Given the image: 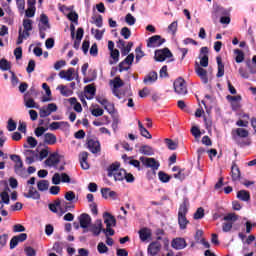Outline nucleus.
Here are the masks:
<instances>
[{"mask_svg": "<svg viewBox=\"0 0 256 256\" xmlns=\"http://www.w3.org/2000/svg\"><path fill=\"white\" fill-rule=\"evenodd\" d=\"M38 191H47L49 189V180H40L37 182Z\"/></svg>", "mask_w": 256, "mask_h": 256, "instance_id": "31", "label": "nucleus"}, {"mask_svg": "<svg viewBox=\"0 0 256 256\" xmlns=\"http://www.w3.org/2000/svg\"><path fill=\"white\" fill-rule=\"evenodd\" d=\"M164 143L167 145L170 151H175L178 147V144L170 138H166Z\"/></svg>", "mask_w": 256, "mask_h": 256, "instance_id": "35", "label": "nucleus"}, {"mask_svg": "<svg viewBox=\"0 0 256 256\" xmlns=\"http://www.w3.org/2000/svg\"><path fill=\"white\" fill-rule=\"evenodd\" d=\"M71 209H75V205H70L68 202H62V206L60 207L61 215L67 213V211H71Z\"/></svg>", "mask_w": 256, "mask_h": 256, "instance_id": "32", "label": "nucleus"}, {"mask_svg": "<svg viewBox=\"0 0 256 256\" xmlns=\"http://www.w3.org/2000/svg\"><path fill=\"white\" fill-rule=\"evenodd\" d=\"M0 69L1 71H9L11 69V63L7 59H0Z\"/></svg>", "mask_w": 256, "mask_h": 256, "instance_id": "38", "label": "nucleus"}, {"mask_svg": "<svg viewBox=\"0 0 256 256\" xmlns=\"http://www.w3.org/2000/svg\"><path fill=\"white\" fill-rule=\"evenodd\" d=\"M44 143L46 145H55L57 143V136L53 133H46L44 135Z\"/></svg>", "mask_w": 256, "mask_h": 256, "instance_id": "26", "label": "nucleus"}, {"mask_svg": "<svg viewBox=\"0 0 256 256\" xmlns=\"http://www.w3.org/2000/svg\"><path fill=\"white\" fill-rule=\"evenodd\" d=\"M131 49H133V42H128L127 46L122 47L121 49V55L123 57H126V55H129L131 52Z\"/></svg>", "mask_w": 256, "mask_h": 256, "instance_id": "42", "label": "nucleus"}, {"mask_svg": "<svg viewBox=\"0 0 256 256\" xmlns=\"http://www.w3.org/2000/svg\"><path fill=\"white\" fill-rule=\"evenodd\" d=\"M225 15H229V11H227V9L219 5L214 6V10L212 12L213 19H217L218 17H223Z\"/></svg>", "mask_w": 256, "mask_h": 256, "instance_id": "15", "label": "nucleus"}, {"mask_svg": "<svg viewBox=\"0 0 256 256\" xmlns=\"http://www.w3.org/2000/svg\"><path fill=\"white\" fill-rule=\"evenodd\" d=\"M96 91H97V89L95 88V86L87 85L85 87V92L88 93V95H90V97L86 96V98L87 99H93V97H95Z\"/></svg>", "mask_w": 256, "mask_h": 256, "instance_id": "33", "label": "nucleus"}, {"mask_svg": "<svg viewBox=\"0 0 256 256\" xmlns=\"http://www.w3.org/2000/svg\"><path fill=\"white\" fill-rule=\"evenodd\" d=\"M90 231L95 237H99V235H101V231H103V223L101 220H97V225L92 226Z\"/></svg>", "mask_w": 256, "mask_h": 256, "instance_id": "25", "label": "nucleus"}, {"mask_svg": "<svg viewBox=\"0 0 256 256\" xmlns=\"http://www.w3.org/2000/svg\"><path fill=\"white\" fill-rule=\"evenodd\" d=\"M40 22H41V27H46V29H51V24H49V17L45 14H41L40 16Z\"/></svg>", "mask_w": 256, "mask_h": 256, "instance_id": "40", "label": "nucleus"}, {"mask_svg": "<svg viewBox=\"0 0 256 256\" xmlns=\"http://www.w3.org/2000/svg\"><path fill=\"white\" fill-rule=\"evenodd\" d=\"M161 251V243L158 241H153L148 245L147 253L150 256H157Z\"/></svg>", "mask_w": 256, "mask_h": 256, "instance_id": "10", "label": "nucleus"}, {"mask_svg": "<svg viewBox=\"0 0 256 256\" xmlns=\"http://www.w3.org/2000/svg\"><path fill=\"white\" fill-rule=\"evenodd\" d=\"M227 101H229V103H239L241 101V95H237V96H232V95H228L226 96Z\"/></svg>", "mask_w": 256, "mask_h": 256, "instance_id": "54", "label": "nucleus"}, {"mask_svg": "<svg viewBox=\"0 0 256 256\" xmlns=\"http://www.w3.org/2000/svg\"><path fill=\"white\" fill-rule=\"evenodd\" d=\"M23 27L26 31H33V20L31 19H24L23 20Z\"/></svg>", "mask_w": 256, "mask_h": 256, "instance_id": "44", "label": "nucleus"}, {"mask_svg": "<svg viewBox=\"0 0 256 256\" xmlns=\"http://www.w3.org/2000/svg\"><path fill=\"white\" fill-rule=\"evenodd\" d=\"M23 197L26 199H34V201H39V199H41V194L39 191H37V189H35V187L30 186L28 193H24Z\"/></svg>", "mask_w": 256, "mask_h": 256, "instance_id": "11", "label": "nucleus"}, {"mask_svg": "<svg viewBox=\"0 0 256 256\" xmlns=\"http://www.w3.org/2000/svg\"><path fill=\"white\" fill-rule=\"evenodd\" d=\"M231 179L232 181H239L241 179V170L239 169V166L237 165V162L233 161L231 166Z\"/></svg>", "mask_w": 256, "mask_h": 256, "instance_id": "12", "label": "nucleus"}, {"mask_svg": "<svg viewBox=\"0 0 256 256\" xmlns=\"http://www.w3.org/2000/svg\"><path fill=\"white\" fill-rule=\"evenodd\" d=\"M177 21L172 22L169 26H168V31L172 32V35H175V33H177Z\"/></svg>", "mask_w": 256, "mask_h": 256, "instance_id": "64", "label": "nucleus"}, {"mask_svg": "<svg viewBox=\"0 0 256 256\" xmlns=\"http://www.w3.org/2000/svg\"><path fill=\"white\" fill-rule=\"evenodd\" d=\"M59 156L58 154H51L46 160H45V164L48 167H55V165H58L59 163Z\"/></svg>", "mask_w": 256, "mask_h": 256, "instance_id": "22", "label": "nucleus"}, {"mask_svg": "<svg viewBox=\"0 0 256 256\" xmlns=\"http://www.w3.org/2000/svg\"><path fill=\"white\" fill-rule=\"evenodd\" d=\"M97 249H98V253H100V255H103L104 253H107V251H109V248L103 242H100L98 244Z\"/></svg>", "mask_w": 256, "mask_h": 256, "instance_id": "50", "label": "nucleus"}, {"mask_svg": "<svg viewBox=\"0 0 256 256\" xmlns=\"http://www.w3.org/2000/svg\"><path fill=\"white\" fill-rule=\"evenodd\" d=\"M139 153L141 155H147L148 157H151V155H155V151L153 150V147L149 145H143L139 149Z\"/></svg>", "mask_w": 256, "mask_h": 256, "instance_id": "27", "label": "nucleus"}, {"mask_svg": "<svg viewBox=\"0 0 256 256\" xmlns=\"http://www.w3.org/2000/svg\"><path fill=\"white\" fill-rule=\"evenodd\" d=\"M67 18L69 19V21H72V23H78L79 21V15L77 14V12H70L67 15Z\"/></svg>", "mask_w": 256, "mask_h": 256, "instance_id": "52", "label": "nucleus"}, {"mask_svg": "<svg viewBox=\"0 0 256 256\" xmlns=\"http://www.w3.org/2000/svg\"><path fill=\"white\" fill-rule=\"evenodd\" d=\"M120 167H121L120 163L118 162L112 163L107 169L108 177H114L115 181H125V175L127 170Z\"/></svg>", "mask_w": 256, "mask_h": 256, "instance_id": "1", "label": "nucleus"}, {"mask_svg": "<svg viewBox=\"0 0 256 256\" xmlns=\"http://www.w3.org/2000/svg\"><path fill=\"white\" fill-rule=\"evenodd\" d=\"M185 169L179 170L178 173L174 174V179H179L180 181H183L185 177H187V174L184 173Z\"/></svg>", "mask_w": 256, "mask_h": 256, "instance_id": "59", "label": "nucleus"}, {"mask_svg": "<svg viewBox=\"0 0 256 256\" xmlns=\"http://www.w3.org/2000/svg\"><path fill=\"white\" fill-rule=\"evenodd\" d=\"M123 85H125V83H123V80H121V77L117 76L114 78V80H113L114 89H119V88L123 87Z\"/></svg>", "mask_w": 256, "mask_h": 256, "instance_id": "45", "label": "nucleus"}, {"mask_svg": "<svg viewBox=\"0 0 256 256\" xmlns=\"http://www.w3.org/2000/svg\"><path fill=\"white\" fill-rule=\"evenodd\" d=\"M173 85L177 95H187V83L185 82V79L179 77L174 81Z\"/></svg>", "mask_w": 256, "mask_h": 256, "instance_id": "3", "label": "nucleus"}, {"mask_svg": "<svg viewBox=\"0 0 256 256\" xmlns=\"http://www.w3.org/2000/svg\"><path fill=\"white\" fill-rule=\"evenodd\" d=\"M196 65H199L196 63ZM196 74L198 75V77H200L202 83H204L205 85H207V83H209V77L207 76V70H205V68L201 67V66H197L195 68Z\"/></svg>", "mask_w": 256, "mask_h": 256, "instance_id": "13", "label": "nucleus"}, {"mask_svg": "<svg viewBox=\"0 0 256 256\" xmlns=\"http://www.w3.org/2000/svg\"><path fill=\"white\" fill-rule=\"evenodd\" d=\"M78 219L82 229H88V227L91 225V216H89V214L83 213Z\"/></svg>", "mask_w": 256, "mask_h": 256, "instance_id": "14", "label": "nucleus"}, {"mask_svg": "<svg viewBox=\"0 0 256 256\" xmlns=\"http://www.w3.org/2000/svg\"><path fill=\"white\" fill-rule=\"evenodd\" d=\"M158 177L162 183H169L171 181V176L163 171L158 172Z\"/></svg>", "mask_w": 256, "mask_h": 256, "instance_id": "41", "label": "nucleus"}, {"mask_svg": "<svg viewBox=\"0 0 256 256\" xmlns=\"http://www.w3.org/2000/svg\"><path fill=\"white\" fill-rule=\"evenodd\" d=\"M239 219V216L235 213H228L224 216L223 221H227L228 223H235Z\"/></svg>", "mask_w": 256, "mask_h": 256, "instance_id": "34", "label": "nucleus"}, {"mask_svg": "<svg viewBox=\"0 0 256 256\" xmlns=\"http://www.w3.org/2000/svg\"><path fill=\"white\" fill-rule=\"evenodd\" d=\"M49 115H51V112L49 111V109L47 107H42L39 110V116L42 119H45V117H49Z\"/></svg>", "mask_w": 256, "mask_h": 256, "instance_id": "49", "label": "nucleus"}, {"mask_svg": "<svg viewBox=\"0 0 256 256\" xmlns=\"http://www.w3.org/2000/svg\"><path fill=\"white\" fill-rule=\"evenodd\" d=\"M232 139L237 140L239 137L240 139H247L249 137V130L245 128H236L231 131Z\"/></svg>", "mask_w": 256, "mask_h": 256, "instance_id": "8", "label": "nucleus"}, {"mask_svg": "<svg viewBox=\"0 0 256 256\" xmlns=\"http://www.w3.org/2000/svg\"><path fill=\"white\" fill-rule=\"evenodd\" d=\"M0 197L2 199V203H5V205H9L11 200L9 199V193H7V191L1 192Z\"/></svg>", "mask_w": 256, "mask_h": 256, "instance_id": "58", "label": "nucleus"}, {"mask_svg": "<svg viewBox=\"0 0 256 256\" xmlns=\"http://www.w3.org/2000/svg\"><path fill=\"white\" fill-rule=\"evenodd\" d=\"M91 33H92V35H94V37H95V39H97V41H101V39H103L105 30H99V29L92 28Z\"/></svg>", "mask_w": 256, "mask_h": 256, "instance_id": "36", "label": "nucleus"}, {"mask_svg": "<svg viewBox=\"0 0 256 256\" xmlns=\"http://www.w3.org/2000/svg\"><path fill=\"white\" fill-rule=\"evenodd\" d=\"M24 252L27 256H37V251L31 246L25 247Z\"/></svg>", "mask_w": 256, "mask_h": 256, "instance_id": "56", "label": "nucleus"}, {"mask_svg": "<svg viewBox=\"0 0 256 256\" xmlns=\"http://www.w3.org/2000/svg\"><path fill=\"white\" fill-rule=\"evenodd\" d=\"M191 133L196 139H199V137H201V130L197 126H193L191 128Z\"/></svg>", "mask_w": 256, "mask_h": 256, "instance_id": "61", "label": "nucleus"}, {"mask_svg": "<svg viewBox=\"0 0 256 256\" xmlns=\"http://www.w3.org/2000/svg\"><path fill=\"white\" fill-rule=\"evenodd\" d=\"M136 52V62L139 63V61H141V59H143V57H145V52H143V50H141V46H138L135 49Z\"/></svg>", "mask_w": 256, "mask_h": 256, "instance_id": "46", "label": "nucleus"}, {"mask_svg": "<svg viewBox=\"0 0 256 256\" xmlns=\"http://www.w3.org/2000/svg\"><path fill=\"white\" fill-rule=\"evenodd\" d=\"M73 73H75V68H69L67 71L61 70L59 72V77L61 79H66V81H73Z\"/></svg>", "mask_w": 256, "mask_h": 256, "instance_id": "20", "label": "nucleus"}, {"mask_svg": "<svg viewBox=\"0 0 256 256\" xmlns=\"http://www.w3.org/2000/svg\"><path fill=\"white\" fill-rule=\"evenodd\" d=\"M138 235H139L140 241L145 243V241H147L148 239H151V235H152L151 229H149V228H141L138 231Z\"/></svg>", "mask_w": 256, "mask_h": 256, "instance_id": "19", "label": "nucleus"}, {"mask_svg": "<svg viewBox=\"0 0 256 256\" xmlns=\"http://www.w3.org/2000/svg\"><path fill=\"white\" fill-rule=\"evenodd\" d=\"M203 217H205V209H203V207H200L194 213V219H203Z\"/></svg>", "mask_w": 256, "mask_h": 256, "instance_id": "48", "label": "nucleus"}, {"mask_svg": "<svg viewBox=\"0 0 256 256\" xmlns=\"http://www.w3.org/2000/svg\"><path fill=\"white\" fill-rule=\"evenodd\" d=\"M93 117H102L103 113H105V111L102 108H94L91 111Z\"/></svg>", "mask_w": 256, "mask_h": 256, "instance_id": "62", "label": "nucleus"}, {"mask_svg": "<svg viewBox=\"0 0 256 256\" xmlns=\"http://www.w3.org/2000/svg\"><path fill=\"white\" fill-rule=\"evenodd\" d=\"M62 125H69L68 122H52L49 126V129L51 131H57V129H60Z\"/></svg>", "mask_w": 256, "mask_h": 256, "instance_id": "43", "label": "nucleus"}, {"mask_svg": "<svg viewBox=\"0 0 256 256\" xmlns=\"http://www.w3.org/2000/svg\"><path fill=\"white\" fill-rule=\"evenodd\" d=\"M25 15L26 17H35V6H28Z\"/></svg>", "mask_w": 256, "mask_h": 256, "instance_id": "63", "label": "nucleus"}, {"mask_svg": "<svg viewBox=\"0 0 256 256\" xmlns=\"http://www.w3.org/2000/svg\"><path fill=\"white\" fill-rule=\"evenodd\" d=\"M231 229H233V222H224L222 224V231L224 233H229V231H231Z\"/></svg>", "mask_w": 256, "mask_h": 256, "instance_id": "55", "label": "nucleus"}, {"mask_svg": "<svg viewBox=\"0 0 256 256\" xmlns=\"http://www.w3.org/2000/svg\"><path fill=\"white\" fill-rule=\"evenodd\" d=\"M140 161L143 165H145V167L151 169L152 171H157L161 165L155 158H147L145 156H141Z\"/></svg>", "mask_w": 256, "mask_h": 256, "instance_id": "4", "label": "nucleus"}, {"mask_svg": "<svg viewBox=\"0 0 256 256\" xmlns=\"http://www.w3.org/2000/svg\"><path fill=\"white\" fill-rule=\"evenodd\" d=\"M52 249L53 251L61 255V253H63V243L55 242Z\"/></svg>", "mask_w": 256, "mask_h": 256, "instance_id": "51", "label": "nucleus"}, {"mask_svg": "<svg viewBox=\"0 0 256 256\" xmlns=\"http://www.w3.org/2000/svg\"><path fill=\"white\" fill-rule=\"evenodd\" d=\"M86 145L89 151L92 152L94 155L97 153H101V143L99 142V140L88 139Z\"/></svg>", "mask_w": 256, "mask_h": 256, "instance_id": "7", "label": "nucleus"}, {"mask_svg": "<svg viewBox=\"0 0 256 256\" xmlns=\"http://www.w3.org/2000/svg\"><path fill=\"white\" fill-rule=\"evenodd\" d=\"M165 41H166L165 38H162L161 35H154L148 38L147 47L149 48L161 47V45H163Z\"/></svg>", "mask_w": 256, "mask_h": 256, "instance_id": "6", "label": "nucleus"}, {"mask_svg": "<svg viewBox=\"0 0 256 256\" xmlns=\"http://www.w3.org/2000/svg\"><path fill=\"white\" fill-rule=\"evenodd\" d=\"M246 67H248L249 72L251 73V75L256 74V64H253L251 62V60L246 61Z\"/></svg>", "mask_w": 256, "mask_h": 256, "instance_id": "53", "label": "nucleus"}, {"mask_svg": "<svg viewBox=\"0 0 256 256\" xmlns=\"http://www.w3.org/2000/svg\"><path fill=\"white\" fill-rule=\"evenodd\" d=\"M234 53L236 54V63H243L245 60V53H243V50L236 49Z\"/></svg>", "mask_w": 256, "mask_h": 256, "instance_id": "39", "label": "nucleus"}, {"mask_svg": "<svg viewBox=\"0 0 256 256\" xmlns=\"http://www.w3.org/2000/svg\"><path fill=\"white\" fill-rule=\"evenodd\" d=\"M6 13L8 14V17H5L6 19V22L9 24V25H13V17H15V14L13 13V10L11 9V7H7L5 9Z\"/></svg>", "mask_w": 256, "mask_h": 256, "instance_id": "37", "label": "nucleus"}, {"mask_svg": "<svg viewBox=\"0 0 256 256\" xmlns=\"http://www.w3.org/2000/svg\"><path fill=\"white\" fill-rule=\"evenodd\" d=\"M104 217H106L104 219V223H105L106 227H108V225H110V227L117 226V219H115V216L111 215V213L105 212Z\"/></svg>", "mask_w": 256, "mask_h": 256, "instance_id": "21", "label": "nucleus"}, {"mask_svg": "<svg viewBox=\"0 0 256 256\" xmlns=\"http://www.w3.org/2000/svg\"><path fill=\"white\" fill-rule=\"evenodd\" d=\"M136 19L133 17V15L131 13H128L125 17V22L127 23V25H134L136 23Z\"/></svg>", "mask_w": 256, "mask_h": 256, "instance_id": "57", "label": "nucleus"}, {"mask_svg": "<svg viewBox=\"0 0 256 256\" xmlns=\"http://www.w3.org/2000/svg\"><path fill=\"white\" fill-rule=\"evenodd\" d=\"M58 89L63 97H71L73 95V90L67 88L65 85L58 86Z\"/></svg>", "mask_w": 256, "mask_h": 256, "instance_id": "30", "label": "nucleus"}, {"mask_svg": "<svg viewBox=\"0 0 256 256\" xmlns=\"http://www.w3.org/2000/svg\"><path fill=\"white\" fill-rule=\"evenodd\" d=\"M172 248L176 249L177 251L181 249H185L187 247V242L184 238H175L172 240Z\"/></svg>", "mask_w": 256, "mask_h": 256, "instance_id": "16", "label": "nucleus"}, {"mask_svg": "<svg viewBox=\"0 0 256 256\" xmlns=\"http://www.w3.org/2000/svg\"><path fill=\"white\" fill-rule=\"evenodd\" d=\"M52 184L53 185H61V174L55 173L52 176Z\"/></svg>", "mask_w": 256, "mask_h": 256, "instance_id": "60", "label": "nucleus"}, {"mask_svg": "<svg viewBox=\"0 0 256 256\" xmlns=\"http://www.w3.org/2000/svg\"><path fill=\"white\" fill-rule=\"evenodd\" d=\"M187 213H189V208L187 207V200H184L178 210V224L180 229H187V225H189Z\"/></svg>", "mask_w": 256, "mask_h": 256, "instance_id": "2", "label": "nucleus"}, {"mask_svg": "<svg viewBox=\"0 0 256 256\" xmlns=\"http://www.w3.org/2000/svg\"><path fill=\"white\" fill-rule=\"evenodd\" d=\"M14 171L16 173V175H19V177H25V168H23V160H19L18 162H16L15 166H14Z\"/></svg>", "mask_w": 256, "mask_h": 256, "instance_id": "23", "label": "nucleus"}, {"mask_svg": "<svg viewBox=\"0 0 256 256\" xmlns=\"http://www.w3.org/2000/svg\"><path fill=\"white\" fill-rule=\"evenodd\" d=\"M133 61H135V54L131 53L119 63V72L123 73V71H129V67H123V65H133Z\"/></svg>", "mask_w": 256, "mask_h": 256, "instance_id": "9", "label": "nucleus"}, {"mask_svg": "<svg viewBox=\"0 0 256 256\" xmlns=\"http://www.w3.org/2000/svg\"><path fill=\"white\" fill-rule=\"evenodd\" d=\"M120 35L124 38V39H129L131 37V29L127 28V27H123L120 31Z\"/></svg>", "mask_w": 256, "mask_h": 256, "instance_id": "47", "label": "nucleus"}, {"mask_svg": "<svg viewBox=\"0 0 256 256\" xmlns=\"http://www.w3.org/2000/svg\"><path fill=\"white\" fill-rule=\"evenodd\" d=\"M170 57H173V53H171V50L169 48H163L161 50L155 51V61H158L159 63H163L165 59H169Z\"/></svg>", "mask_w": 256, "mask_h": 256, "instance_id": "5", "label": "nucleus"}, {"mask_svg": "<svg viewBox=\"0 0 256 256\" xmlns=\"http://www.w3.org/2000/svg\"><path fill=\"white\" fill-rule=\"evenodd\" d=\"M217 65H218V72L216 74V77L221 78L223 75H225V64H223V60L221 59V56H218L216 58Z\"/></svg>", "mask_w": 256, "mask_h": 256, "instance_id": "24", "label": "nucleus"}, {"mask_svg": "<svg viewBox=\"0 0 256 256\" xmlns=\"http://www.w3.org/2000/svg\"><path fill=\"white\" fill-rule=\"evenodd\" d=\"M138 129L142 137H145V139H153V136L151 135V133H149V130L143 127V123H141V121L139 120H138Z\"/></svg>", "mask_w": 256, "mask_h": 256, "instance_id": "28", "label": "nucleus"}, {"mask_svg": "<svg viewBox=\"0 0 256 256\" xmlns=\"http://www.w3.org/2000/svg\"><path fill=\"white\" fill-rule=\"evenodd\" d=\"M237 198L240 201H251V194L247 190H240L237 192Z\"/></svg>", "mask_w": 256, "mask_h": 256, "instance_id": "29", "label": "nucleus"}, {"mask_svg": "<svg viewBox=\"0 0 256 256\" xmlns=\"http://www.w3.org/2000/svg\"><path fill=\"white\" fill-rule=\"evenodd\" d=\"M87 159H89V152L84 151L79 154L80 165L84 170L89 169V162H87Z\"/></svg>", "mask_w": 256, "mask_h": 256, "instance_id": "18", "label": "nucleus"}, {"mask_svg": "<svg viewBox=\"0 0 256 256\" xmlns=\"http://www.w3.org/2000/svg\"><path fill=\"white\" fill-rule=\"evenodd\" d=\"M158 79V74L155 71H150L143 79L145 85H153Z\"/></svg>", "mask_w": 256, "mask_h": 256, "instance_id": "17", "label": "nucleus"}]
</instances>
